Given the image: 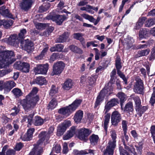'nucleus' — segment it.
<instances>
[{
	"label": "nucleus",
	"instance_id": "nucleus-53",
	"mask_svg": "<svg viewBox=\"0 0 155 155\" xmlns=\"http://www.w3.org/2000/svg\"><path fill=\"white\" fill-rule=\"evenodd\" d=\"M13 22V21L11 20H5L4 24V27L5 28H8L12 25Z\"/></svg>",
	"mask_w": 155,
	"mask_h": 155
},
{
	"label": "nucleus",
	"instance_id": "nucleus-50",
	"mask_svg": "<svg viewBox=\"0 0 155 155\" xmlns=\"http://www.w3.org/2000/svg\"><path fill=\"white\" fill-rule=\"evenodd\" d=\"M150 51L149 49H147L139 51L138 53V56L139 57L144 56L149 54Z\"/></svg>",
	"mask_w": 155,
	"mask_h": 155
},
{
	"label": "nucleus",
	"instance_id": "nucleus-29",
	"mask_svg": "<svg viewBox=\"0 0 155 155\" xmlns=\"http://www.w3.org/2000/svg\"><path fill=\"white\" fill-rule=\"evenodd\" d=\"M147 19L146 17H145L140 18L138 21L137 22L136 25L134 28V29L136 30L139 29L140 27L143 26L146 20Z\"/></svg>",
	"mask_w": 155,
	"mask_h": 155
},
{
	"label": "nucleus",
	"instance_id": "nucleus-44",
	"mask_svg": "<svg viewBox=\"0 0 155 155\" xmlns=\"http://www.w3.org/2000/svg\"><path fill=\"white\" fill-rule=\"evenodd\" d=\"M69 48L71 51L74 53L80 54L82 53V51L80 48L74 45L70 46Z\"/></svg>",
	"mask_w": 155,
	"mask_h": 155
},
{
	"label": "nucleus",
	"instance_id": "nucleus-8",
	"mask_svg": "<svg viewBox=\"0 0 155 155\" xmlns=\"http://www.w3.org/2000/svg\"><path fill=\"white\" fill-rule=\"evenodd\" d=\"M71 125V122L69 120L65 121L60 124L58 127L57 135L60 136L63 134L67 127Z\"/></svg>",
	"mask_w": 155,
	"mask_h": 155
},
{
	"label": "nucleus",
	"instance_id": "nucleus-41",
	"mask_svg": "<svg viewBox=\"0 0 155 155\" xmlns=\"http://www.w3.org/2000/svg\"><path fill=\"white\" fill-rule=\"evenodd\" d=\"M22 65L21 69V71L25 73L28 72L30 68V65L29 64L26 62H23Z\"/></svg>",
	"mask_w": 155,
	"mask_h": 155
},
{
	"label": "nucleus",
	"instance_id": "nucleus-42",
	"mask_svg": "<svg viewBox=\"0 0 155 155\" xmlns=\"http://www.w3.org/2000/svg\"><path fill=\"white\" fill-rule=\"evenodd\" d=\"M131 98L134 100L136 105V107H138L141 105V101L139 97L137 96L131 95Z\"/></svg>",
	"mask_w": 155,
	"mask_h": 155
},
{
	"label": "nucleus",
	"instance_id": "nucleus-23",
	"mask_svg": "<svg viewBox=\"0 0 155 155\" xmlns=\"http://www.w3.org/2000/svg\"><path fill=\"white\" fill-rule=\"evenodd\" d=\"M83 111L81 110L77 111L74 117V121L77 123H80L83 117Z\"/></svg>",
	"mask_w": 155,
	"mask_h": 155
},
{
	"label": "nucleus",
	"instance_id": "nucleus-6",
	"mask_svg": "<svg viewBox=\"0 0 155 155\" xmlns=\"http://www.w3.org/2000/svg\"><path fill=\"white\" fill-rule=\"evenodd\" d=\"M64 67V64L62 61H59L54 63L53 65L52 71L51 73V76L60 75Z\"/></svg>",
	"mask_w": 155,
	"mask_h": 155
},
{
	"label": "nucleus",
	"instance_id": "nucleus-30",
	"mask_svg": "<svg viewBox=\"0 0 155 155\" xmlns=\"http://www.w3.org/2000/svg\"><path fill=\"white\" fill-rule=\"evenodd\" d=\"M47 82L45 78L42 76L37 78L33 81L34 84H37L40 85L45 84Z\"/></svg>",
	"mask_w": 155,
	"mask_h": 155
},
{
	"label": "nucleus",
	"instance_id": "nucleus-27",
	"mask_svg": "<svg viewBox=\"0 0 155 155\" xmlns=\"http://www.w3.org/2000/svg\"><path fill=\"white\" fill-rule=\"evenodd\" d=\"M104 96V95L103 93V91H101L97 98L95 103L94 108H97L100 104L101 103L103 100Z\"/></svg>",
	"mask_w": 155,
	"mask_h": 155
},
{
	"label": "nucleus",
	"instance_id": "nucleus-21",
	"mask_svg": "<svg viewBox=\"0 0 155 155\" xmlns=\"http://www.w3.org/2000/svg\"><path fill=\"white\" fill-rule=\"evenodd\" d=\"M134 111V106L132 102L129 101L126 104L124 108V111L130 114Z\"/></svg>",
	"mask_w": 155,
	"mask_h": 155
},
{
	"label": "nucleus",
	"instance_id": "nucleus-62",
	"mask_svg": "<svg viewBox=\"0 0 155 155\" xmlns=\"http://www.w3.org/2000/svg\"><path fill=\"white\" fill-rule=\"evenodd\" d=\"M23 144L21 143H17L15 148V149L16 150L19 151L23 147Z\"/></svg>",
	"mask_w": 155,
	"mask_h": 155
},
{
	"label": "nucleus",
	"instance_id": "nucleus-49",
	"mask_svg": "<svg viewBox=\"0 0 155 155\" xmlns=\"http://www.w3.org/2000/svg\"><path fill=\"white\" fill-rule=\"evenodd\" d=\"M48 49V47L45 48L42 51L41 53L37 56L35 57L36 59L38 60L42 59L45 56V54L46 53Z\"/></svg>",
	"mask_w": 155,
	"mask_h": 155
},
{
	"label": "nucleus",
	"instance_id": "nucleus-24",
	"mask_svg": "<svg viewBox=\"0 0 155 155\" xmlns=\"http://www.w3.org/2000/svg\"><path fill=\"white\" fill-rule=\"evenodd\" d=\"M32 0H23L20 6L21 8L26 10L29 8L31 6Z\"/></svg>",
	"mask_w": 155,
	"mask_h": 155
},
{
	"label": "nucleus",
	"instance_id": "nucleus-9",
	"mask_svg": "<svg viewBox=\"0 0 155 155\" xmlns=\"http://www.w3.org/2000/svg\"><path fill=\"white\" fill-rule=\"evenodd\" d=\"M48 64H38L35 68L34 71L36 74H46L48 68Z\"/></svg>",
	"mask_w": 155,
	"mask_h": 155
},
{
	"label": "nucleus",
	"instance_id": "nucleus-43",
	"mask_svg": "<svg viewBox=\"0 0 155 155\" xmlns=\"http://www.w3.org/2000/svg\"><path fill=\"white\" fill-rule=\"evenodd\" d=\"M33 116V114H31L28 116H24L23 117L22 121V122L26 121L28 123V124L30 125H31Z\"/></svg>",
	"mask_w": 155,
	"mask_h": 155
},
{
	"label": "nucleus",
	"instance_id": "nucleus-25",
	"mask_svg": "<svg viewBox=\"0 0 155 155\" xmlns=\"http://www.w3.org/2000/svg\"><path fill=\"white\" fill-rule=\"evenodd\" d=\"M38 91V88L36 87L33 88L31 93L28 95L26 96V98H30L34 100L36 99V98H38V101L39 100V97L36 94Z\"/></svg>",
	"mask_w": 155,
	"mask_h": 155
},
{
	"label": "nucleus",
	"instance_id": "nucleus-59",
	"mask_svg": "<svg viewBox=\"0 0 155 155\" xmlns=\"http://www.w3.org/2000/svg\"><path fill=\"white\" fill-rule=\"evenodd\" d=\"M117 73L118 75L123 79L125 84H127V80L125 75L120 70L117 71Z\"/></svg>",
	"mask_w": 155,
	"mask_h": 155
},
{
	"label": "nucleus",
	"instance_id": "nucleus-63",
	"mask_svg": "<svg viewBox=\"0 0 155 155\" xmlns=\"http://www.w3.org/2000/svg\"><path fill=\"white\" fill-rule=\"evenodd\" d=\"M57 53H54L51 56L50 58V61L53 62L55 60L58 59Z\"/></svg>",
	"mask_w": 155,
	"mask_h": 155
},
{
	"label": "nucleus",
	"instance_id": "nucleus-40",
	"mask_svg": "<svg viewBox=\"0 0 155 155\" xmlns=\"http://www.w3.org/2000/svg\"><path fill=\"white\" fill-rule=\"evenodd\" d=\"M57 105V101L55 99H52L50 102L48 106V109L52 110Z\"/></svg>",
	"mask_w": 155,
	"mask_h": 155
},
{
	"label": "nucleus",
	"instance_id": "nucleus-57",
	"mask_svg": "<svg viewBox=\"0 0 155 155\" xmlns=\"http://www.w3.org/2000/svg\"><path fill=\"white\" fill-rule=\"evenodd\" d=\"M153 92L152 94V96L150 101V103L152 105L155 103V87L153 88Z\"/></svg>",
	"mask_w": 155,
	"mask_h": 155
},
{
	"label": "nucleus",
	"instance_id": "nucleus-35",
	"mask_svg": "<svg viewBox=\"0 0 155 155\" xmlns=\"http://www.w3.org/2000/svg\"><path fill=\"white\" fill-rule=\"evenodd\" d=\"M126 43L127 44V47L128 49H129L133 47V43L134 42V39L131 37H128L126 39Z\"/></svg>",
	"mask_w": 155,
	"mask_h": 155
},
{
	"label": "nucleus",
	"instance_id": "nucleus-2",
	"mask_svg": "<svg viewBox=\"0 0 155 155\" xmlns=\"http://www.w3.org/2000/svg\"><path fill=\"white\" fill-rule=\"evenodd\" d=\"M81 102L82 101L81 100L76 99L71 104L60 109L59 110L58 112L68 117L76 110Z\"/></svg>",
	"mask_w": 155,
	"mask_h": 155
},
{
	"label": "nucleus",
	"instance_id": "nucleus-47",
	"mask_svg": "<svg viewBox=\"0 0 155 155\" xmlns=\"http://www.w3.org/2000/svg\"><path fill=\"white\" fill-rule=\"evenodd\" d=\"M50 7V3H46L45 5H43L39 7V11L40 12H43L48 10Z\"/></svg>",
	"mask_w": 155,
	"mask_h": 155
},
{
	"label": "nucleus",
	"instance_id": "nucleus-12",
	"mask_svg": "<svg viewBox=\"0 0 155 155\" xmlns=\"http://www.w3.org/2000/svg\"><path fill=\"white\" fill-rule=\"evenodd\" d=\"M20 42H21V40L16 35H11L8 39V43L15 47L18 46Z\"/></svg>",
	"mask_w": 155,
	"mask_h": 155
},
{
	"label": "nucleus",
	"instance_id": "nucleus-3",
	"mask_svg": "<svg viewBox=\"0 0 155 155\" xmlns=\"http://www.w3.org/2000/svg\"><path fill=\"white\" fill-rule=\"evenodd\" d=\"M68 18V15H59L54 14L51 12L45 18L48 20H51L54 21L57 25H61L63 22Z\"/></svg>",
	"mask_w": 155,
	"mask_h": 155
},
{
	"label": "nucleus",
	"instance_id": "nucleus-32",
	"mask_svg": "<svg viewBox=\"0 0 155 155\" xmlns=\"http://www.w3.org/2000/svg\"><path fill=\"white\" fill-rule=\"evenodd\" d=\"M99 137L98 135L93 134L90 137L91 144L93 146L96 145L99 141Z\"/></svg>",
	"mask_w": 155,
	"mask_h": 155
},
{
	"label": "nucleus",
	"instance_id": "nucleus-26",
	"mask_svg": "<svg viewBox=\"0 0 155 155\" xmlns=\"http://www.w3.org/2000/svg\"><path fill=\"white\" fill-rule=\"evenodd\" d=\"M74 83L72 80L70 79H68L63 84L62 87L65 90H69L72 87Z\"/></svg>",
	"mask_w": 155,
	"mask_h": 155
},
{
	"label": "nucleus",
	"instance_id": "nucleus-11",
	"mask_svg": "<svg viewBox=\"0 0 155 155\" xmlns=\"http://www.w3.org/2000/svg\"><path fill=\"white\" fill-rule=\"evenodd\" d=\"M121 119L120 114L117 111H114L111 115V122L113 125L116 126Z\"/></svg>",
	"mask_w": 155,
	"mask_h": 155
},
{
	"label": "nucleus",
	"instance_id": "nucleus-5",
	"mask_svg": "<svg viewBox=\"0 0 155 155\" xmlns=\"http://www.w3.org/2000/svg\"><path fill=\"white\" fill-rule=\"evenodd\" d=\"M26 100H24L21 101V104L24 109L26 111L33 108L38 101V98L37 97L34 100L30 98L26 97Z\"/></svg>",
	"mask_w": 155,
	"mask_h": 155
},
{
	"label": "nucleus",
	"instance_id": "nucleus-55",
	"mask_svg": "<svg viewBox=\"0 0 155 155\" xmlns=\"http://www.w3.org/2000/svg\"><path fill=\"white\" fill-rule=\"evenodd\" d=\"M61 149L60 145L59 144H56L53 148L52 152L58 153L60 152Z\"/></svg>",
	"mask_w": 155,
	"mask_h": 155
},
{
	"label": "nucleus",
	"instance_id": "nucleus-20",
	"mask_svg": "<svg viewBox=\"0 0 155 155\" xmlns=\"http://www.w3.org/2000/svg\"><path fill=\"white\" fill-rule=\"evenodd\" d=\"M38 145V142L34 148L32 149L31 151L29 153V155H40V153L41 152V148L39 146L42 145Z\"/></svg>",
	"mask_w": 155,
	"mask_h": 155
},
{
	"label": "nucleus",
	"instance_id": "nucleus-38",
	"mask_svg": "<svg viewBox=\"0 0 155 155\" xmlns=\"http://www.w3.org/2000/svg\"><path fill=\"white\" fill-rule=\"evenodd\" d=\"M26 33V31L25 29H23L20 31V33L18 35L19 38L21 40V46L23 47V43L24 41L23 39L24 38V35Z\"/></svg>",
	"mask_w": 155,
	"mask_h": 155
},
{
	"label": "nucleus",
	"instance_id": "nucleus-45",
	"mask_svg": "<svg viewBox=\"0 0 155 155\" xmlns=\"http://www.w3.org/2000/svg\"><path fill=\"white\" fill-rule=\"evenodd\" d=\"M98 9V7H95L89 5H87V12L92 14L94 13V12L91 9H93L96 12H97Z\"/></svg>",
	"mask_w": 155,
	"mask_h": 155
},
{
	"label": "nucleus",
	"instance_id": "nucleus-7",
	"mask_svg": "<svg viewBox=\"0 0 155 155\" xmlns=\"http://www.w3.org/2000/svg\"><path fill=\"white\" fill-rule=\"evenodd\" d=\"M135 81L136 82L134 86V92L137 94H143L144 87L143 81L139 78H136Z\"/></svg>",
	"mask_w": 155,
	"mask_h": 155
},
{
	"label": "nucleus",
	"instance_id": "nucleus-18",
	"mask_svg": "<svg viewBox=\"0 0 155 155\" xmlns=\"http://www.w3.org/2000/svg\"><path fill=\"white\" fill-rule=\"evenodd\" d=\"M81 16L85 19L88 20L91 22H94L95 25H96L101 19L100 17H97V19L95 20L92 16L85 14H82Z\"/></svg>",
	"mask_w": 155,
	"mask_h": 155
},
{
	"label": "nucleus",
	"instance_id": "nucleus-39",
	"mask_svg": "<svg viewBox=\"0 0 155 155\" xmlns=\"http://www.w3.org/2000/svg\"><path fill=\"white\" fill-rule=\"evenodd\" d=\"M12 92L14 94L15 97H19L21 96L23 94L21 90L17 88L13 89L12 90Z\"/></svg>",
	"mask_w": 155,
	"mask_h": 155
},
{
	"label": "nucleus",
	"instance_id": "nucleus-14",
	"mask_svg": "<svg viewBox=\"0 0 155 155\" xmlns=\"http://www.w3.org/2000/svg\"><path fill=\"white\" fill-rule=\"evenodd\" d=\"M119 102L118 99L116 98H113L109 101L106 105L105 107L104 111L105 113H107L110 110L111 107L117 105Z\"/></svg>",
	"mask_w": 155,
	"mask_h": 155
},
{
	"label": "nucleus",
	"instance_id": "nucleus-15",
	"mask_svg": "<svg viewBox=\"0 0 155 155\" xmlns=\"http://www.w3.org/2000/svg\"><path fill=\"white\" fill-rule=\"evenodd\" d=\"M4 5L0 8V14L4 17H6L12 19H14L12 13L10 12L9 9H6Z\"/></svg>",
	"mask_w": 155,
	"mask_h": 155
},
{
	"label": "nucleus",
	"instance_id": "nucleus-17",
	"mask_svg": "<svg viewBox=\"0 0 155 155\" xmlns=\"http://www.w3.org/2000/svg\"><path fill=\"white\" fill-rule=\"evenodd\" d=\"M34 131L35 129L34 128H30L29 129L27 133L25 134L23 137H21L22 140L25 141L31 140Z\"/></svg>",
	"mask_w": 155,
	"mask_h": 155
},
{
	"label": "nucleus",
	"instance_id": "nucleus-52",
	"mask_svg": "<svg viewBox=\"0 0 155 155\" xmlns=\"http://www.w3.org/2000/svg\"><path fill=\"white\" fill-rule=\"evenodd\" d=\"M73 153L75 155H84L87 154V151L86 150H74Z\"/></svg>",
	"mask_w": 155,
	"mask_h": 155
},
{
	"label": "nucleus",
	"instance_id": "nucleus-56",
	"mask_svg": "<svg viewBox=\"0 0 155 155\" xmlns=\"http://www.w3.org/2000/svg\"><path fill=\"white\" fill-rule=\"evenodd\" d=\"M155 58V45L152 48L151 52V55L149 59L150 61L153 60Z\"/></svg>",
	"mask_w": 155,
	"mask_h": 155
},
{
	"label": "nucleus",
	"instance_id": "nucleus-51",
	"mask_svg": "<svg viewBox=\"0 0 155 155\" xmlns=\"http://www.w3.org/2000/svg\"><path fill=\"white\" fill-rule=\"evenodd\" d=\"M154 24L153 20L151 18L146 20L144 25L145 27L149 28L153 25Z\"/></svg>",
	"mask_w": 155,
	"mask_h": 155
},
{
	"label": "nucleus",
	"instance_id": "nucleus-19",
	"mask_svg": "<svg viewBox=\"0 0 155 155\" xmlns=\"http://www.w3.org/2000/svg\"><path fill=\"white\" fill-rule=\"evenodd\" d=\"M75 132V127L74 126L72 127L70 129L64 136L63 139L64 140H67L71 138L74 136Z\"/></svg>",
	"mask_w": 155,
	"mask_h": 155
},
{
	"label": "nucleus",
	"instance_id": "nucleus-33",
	"mask_svg": "<svg viewBox=\"0 0 155 155\" xmlns=\"http://www.w3.org/2000/svg\"><path fill=\"white\" fill-rule=\"evenodd\" d=\"M135 109L137 114L141 117L142 114L147 110V108L146 106H142L141 105L138 107H136Z\"/></svg>",
	"mask_w": 155,
	"mask_h": 155
},
{
	"label": "nucleus",
	"instance_id": "nucleus-31",
	"mask_svg": "<svg viewBox=\"0 0 155 155\" xmlns=\"http://www.w3.org/2000/svg\"><path fill=\"white\" fill-rule=\"evenodd\" d=\"M34 49V44L31 42H26L24 46V49L29 53Z\"/></svg>",
	"mask_w": 155,
	"mask_h": 155
},
{
	"label": "nucleus",
	"instance_id": "nucleus-22",
	"mask_svg": "<svg viewBox=\"0 0 155 155\" xmlns=\"http://www.w3.org/2000/svg\"><path fill=\"white\" fill-rule=\"evenodd\" d=\"M116 96L120 99L121 107L122 108L124 104L127 99V96L123 92L118 93Z\"/></svg>",
	"mask_w": 155,
	"mask_h": 155
},
{
	"label": "nucleus",
	"instance_id": "nucleus-34",
	"mask_svg": "<svg viewBox=\"0 0 155 155\" xmlns=\"http://www.w3.org/2000/svg\"><path fill=\"white\" fill-rule=\"evenodd\" d=\"M44 123V120L40 117L37 116L35 117L34 123L35 125L36 126L42 125Z\"/></svg>",
	"mask_w": 155,
	"mask_h": 155
},
{
	"label": "nucleus",
	"instance_id": "nucleus-64",
	"mask_svg": "<svg viewBox=\"0 0 155 155\" xmlns=\"http://www.w3.org/2000/svg\"><path fill=\"white\" fill-rule=\"evenodd\" d=\"M45 26L44 24L40 23H38L36 25V28L38 29H43Z\"/></svg>",
	"mask_w": 155,
	"mask_h": 155
},
{
	"label": "nucleus",
	"instance_id": "nucleus-37",
	"mask_svg": "<svg viewBox=\"0 0 155 155\" xmlns=\"http://www.w3.org/2000/svg\"><path fill=\"white\" fill-rule=\"evenodd\" d=\"M110 114L107 113L105 116L104 127L106 132L107 131V126L110 121Z\"/></svg>",
	"mask_w": 155,
	"mask_h": 155
},
{
	"label": "nucleus",
	"instance_id": "nucleus-46",
	"mask_svg": "<svg viewBox=\"0 0 155 155\" xmlns=\"http://www.w3.org/2000/svg\"><path fill=\"white\" fill-rule=\"evenodd\" d=\"M115 66L117 71H120L122 68L121 59L120 57H117L115 60Z\"/></svg>",
	"mask_w": 155,
	"mask_h": 155
},
{
	"label": "nucleus",
	"instance_id": "nucleus-4",
	"mask_svg": "<svg viewBox=\"0 0 155 155\" xmlns=\"http://www.w3.org/2000/svg\"><path fill=\"white\" fill-rule=\"evenodd\" d=\"M54 130L53 127H50L48 129V133L45 131L41 132L38 136L40 139L38 141V145H41L43 142H44V144L48 143L50 136L53 133Z\"/></svg>",
	"mask_w": 155,
	"mask_h": 155
},
{
	"label": "nucleus",
	"instance_id": "nucleus-13",
	"mask_svg": "<svg viewBox=\"0 0 155 155\" xmlns=\"http://www.w3.org/2000/svg\"><path fill=\"white\" fill-rule=\"evenodd\" d=\"M91 133V131L88 129L85 128H81L79 131V138L82 140H85Z\"/></svg>",
	"mask_w": 155,
	"mask_h": 155
},
{
	"label": "nucleus",
	"instance_id": "nucleus-48",
	"mask_svg": "<svg viewBox=\"0 0 155 155\" xmlns=\"http://www.w3.org/2000/svg\"><path fill=\"white\" fill-rule=\"evenodd\" d=\"M97 77L95 75H92L88 77V82L90 85H92L95 83Z\"/></svg>",
	"mask_w": 155,
	"mask_h": 155
},
{
	"label": "nucleus",
	"instance_id": "nucleus-10",
	"mask_svg": "<svg viewBox=\"0 0 155 155\" xmlns=\"http://www.w3.org/2000/svg\"><path fill=\"white\" fill-rule=\"evenodd\" d=\"M16 84L13 81H6L0 86V91H2L3 89L5 92H8L12 88L15 86Z\"/></svg>",
	"mask_w": 155,
	"mask_h": 155
},
{
	"label": "nucleus",
	"instance_id": "nucleus-36",
	"mask_svg": "<svg viewBox=\"0 0 155 155\" xmlns=\"http://www.w3.org/2000/svg\"><path fill=\"white\" fill-rule=\"evenodd\" d=\"M83 35L81 33H75L73 34L74 38L79 40L81 42L84 43V39L83 37Z\"/></svg>",
	"mask_w": 155,
	"mask_h": 155
},
{
	"label": "nucleus",
	"instance_id": "nucleus-61",
	"mask_svg": "<svg viewBox=\"0 0 155 155\" xmlns=\"http://www.w3.org/2000/svg\"><path fill=\"white\" fill-rule=\"evenodd\" d=\"M68 151V144L66 143H64L63 144V150L62 152L64 153H67Z\"/></svg>",
	"mask_w": 155,
	"mask_h": 155
},
{
	"label": "nucleus",
	"instance_id": "nucleus-28",
	"mask_svg": "<svg viewBox=\"0 0 155 155\" xmlns=\"http://www.w3.org/2000/svg\"><path fill=\"white\" fill-rule=\"evenodd\" d=\"M148 29L146 28L141 29L139 32L138 36L140 39L146 38L148 36Z\"/></svg>",
	"mask_w": 155,
	"mask_h": 155
},
{
	"label": "nucleus",
	"instance_id": "nucleus-54",
	"mask_svg": "<svg viewBox=\"0 0 155 155\" xmlns=\"http://www.w3.org/2000/svg\"><path fill=\"white\" fill-rule=\"evenodd\" d=\"M22 64H23V62L21 63L20 61H18L16 62L14 64V68L17 70H19L21 71V69Z\"/></svg>",
	"mask_w": 155,
	"mask_h": 155
},
{
	"label": "nucleus",
	"instance_id": "nucleus-58",
	"mask_svg": "<svg viewBox=\"0 0 155 155\" xmlns=\"http://www.w3.org/2000/svg\"><path fill=\"white\" fill-rule=\"evenodd\" d=\"M127 121L125 120H123L122 121V124L124 133L125 134L126 132L127 128Z\"/></svg>",
	"mask_w": 155,
	"mask_h": 155
},
{
	"label": "nucleus",
	"instance_id": "nucleus-16",
	"mask_svg": "<svg viewBox=\"0 0 155 155\" xmlns=\"http://www.w3.org/2000/svg\"><path fill=\"white\" fill-rule=\"evenodd\" d=\"M70 35V34L68 32H64L57 39V41L58 42L61 43L67 41H70L69 38Z\"/></svg>",
	"mask_w": 155,
	"mask_h": 155
},
{
	"label": "nucleus",
	"instance_id": "nucleus-60",
	"mask_svg": "<svg viewBox=\"0 0 155 155\" xmlns=\"http://www.w3.org/2000/svg\"><path fill=\"white\" fill-rule=\"evenodd\" d=\"M57 91V90L55 85H52L50 90V94L52 96L53 94L56 93Z\"/></svg>",
	"mask_w": 155,
	"mask_h": 155
},
{
	"label": "nucleus",
	"instance_id": "nucleus-1",
	"mask_svg": "<svg viewBox=\"0 0 155 155\" xmlns=\"http://www.w3.org/2000/svg\"><path fill=\"white\" fill-rule=\"evenodd\" d=\"M110 133L112 140L109 141L106 149L103 151L104 155H113L116 146V132L114 130H111Z\"/></svg>",
	"mask_w": 155,
	"mask_h": 155
}]
</instances>
